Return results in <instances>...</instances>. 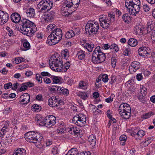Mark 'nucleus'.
<instances>
[{"label": "nucleus", "instance_id": "51", "mask_svg": "<svg viewBox=\"0 0 155 155\" xmlns=\"http://www.w3.org/2000/svg\"><path fill=\"white\" fill-rule=\"evenodd\" d=\"M55 25L53 24H51L48 25L47 27V30L49 31L54 29L55 27Z\"/></svg>", "mask_w": 155, "mask_h": 155}, {"label": "nucleus", "instance_id": "5", "mask_svg": "<svg viewBox=\"0 0 155 155\" xmlns=\"http://www.w3.org/2000/svg\"><path fill=\"white\" fill-rule=\"evenodd\" d=\"M106 58L105 54L101 51V47L97 46L92 53V62L95 64H100L104 61Z\"/></svg>", "mask_w": 155, "mask_h": 155}, {"label": "nucleus", "instance_id": "64", "mask_svg": "<svg viewBox=\"0 0 155 155\" xmlns=\"http://www.w3.org/2000/svg\"><path fill=\"white\" fill-rule=\"evenodd\" d=\"M143 8L145 12H147L150 10L149 6L146 4H144L143 5Z\"/></svg>", "mask_w": 155, "mask_h": 155}, {"label": "nucleus", "instance_id": "24", "mask_svg": "<svg viewBox=\"0 0 155 155\" xmlns=\"http://www.w3.org/2000/svg\"><path fill=\"white\" fill-rule=\"evenodd\" d=\"M21 41L23 47L22 50L23 51H26L30 49L31 47L30 44L27 39H22Z\"/></svg>", "mask_w": 155, "mask_h": 155}, {"label": "nucleus", "instance_id": "40", "mask_svg": "<svg viewBox=\"0 0 155 155\" xmlns=\"http://www.w3.org/2000/svg\"><path fill=\"white\" fill-rule=\"evenodd\" d=\"M75 35L74 31L72 30L68 31L65 34V37L66 38H70Z\"/></svg>", "mask_w": 155, "mask_h": 155}, {"label": "nucleus", "instance_id": "11", "mask_svg": "<svg viewBox=\"0 0 155 155\" xmlns=\"http://www.w3.org/2000/svg\"><path fill=\"white\" fill-rule=\"evenodd\" d=\"M62 104V101L56 98V97L52 96L50 97L48 101V104L52 107L59 106Z\"/></svg>", "mask_w": 155, "mask_h": 155}, {"label": "nucleus", "instance_id": "25", "mask_svg": "<svg viewBox=\"0 0 155 155\" xmlns=\"http://www.w3.org/2000/svg\"><path fill=\"white\" fill-rule=\"evenodd\" d=\"M69 125H65L64 124H60L58 128V130L59 131L58 132L64 133L69 132Z\"/></svg>", "mask_w": 155, "mask_h": 155}, {"label": "nucleus", "instance_id": "22", "mask_svg": "<svg viewBox=\"0 0 155 155\" xmlns=\"http://www.w3.org/2000/svg\"><path fill=\"white\" fill-rule=\"evenodd\" d=\"M12 21L15 23H18L21 20V16L20 15L17 13H12L11 16Z\"/></svg>", "mask_w": 155, "mask_h": 155}, {"label": "nucleus", "instance_id": "20", "mask_svg": "<svg viewBox=\"0 0 155 155\" xmlns=\"http://www.w3.org/2000/svg\"><path fill=\"white\" fill-rule=\"evenodd\" d=\"M64 8H66V9H71V10H72V9L74 10V8H75V6L74 5V4L71 0H66L63 5Z\"/></svg>", "mask_w": 155, "mask_h": 155}, {"label": "nucleus", "instance_id": "3", "mask_svg": "<svg viewBox=\"0 0 155 155\" xmlns=\"http://www.w3.org/2000/svg\"><path fill=\"white\" fill-rule=\"evenodd\" d=\"M63 35L62 30L59 28L54 29L48 36L47 43L50 45L57 44L61 39Z\"/></svg>", "mask_w": 155, "mask_h": 155}, {"label": "nucleus", "instance_id": "28", "mask_svg": "<svg viewBox=\"0 0 155 155\" xmlns=\"http://www.w3.org/2000/svg\"><path fill=\"white\" fill-rule=\"evenodd\" d=\"M88 86V83L83 81H80L78 84V88L83 90H86Z\"/></svg>", "mask_w": 155, "mask_h": 155}, {"label": "nucleus", "instance_id": "8", "mask_svg": "<svg viewBox=\"0 0 155 155\" xmlns=\"http://www.w3.org/2000/svg\"><path fill=\"white\" fill-rule=\"evenodd\" d=\"M62 60L59 54L55 53L52 55L49 60V65L51 70L55 71L56 68L61 66Z\"/></svg>", "mask_w": 155, "mask_h": 155}, {"label": "nucleus", "instance_id": "44", "mask_svg": "<svg viewBox=\"0 0 155 155\" xmlns=\"http://www.w3.org/2000/svg\"><path fill=\"white\" fill-rule=\"evenodd\" d=\"M2 128L7 130H8L9 125V122L8 121H4L2 122Z\"/></svg>", "mask_w": 155, "mask_h": 155}, {"label": "nucleus", "instance_id": "12", "mask_svg": "<svg viewBox=\"0 0 155 155\" xmlns=\"http://www.w3.org/2000/svg\"><path fill=\"white\" fill-rule=\"evenodd\" d=\"M30 96L28 93H25L18 98V103L23 106L26 105L30 102Z\"/></svg>", "mask_w": 155, "mask_h": 155}, {"label": "nucleus", "instance_id": "37", "mask_svg": "<svg viewBox=\"0 0 155 155\" xmlns=\"http://www.w3.org/2000/svg\"><path fill=\"white\" fill-rule=\"evenodd\" d=\"M85 52L82 50H80L78 51L77 53L76 57L80 60H83L85 58Z\"/></svg>", "mask_w": 155, "mask_h": 155}, {"label": "nucleus", "instance_id": "18", "mask_svg": "<svg viewBox=\"0 0 155 155\" xmlns=\"http://www.w3.org/2000/svg\"><path fill=\"white\" fill-rule=\"evenodd\" d=\"M140 64L139 62L134 61L132 62L129 68V71L130 72H135L140 67Z\"/></svg>", "mask_w": 155, "mask_h": 155}, {"label": "nucleus", "instance_id": "6", "mask_svg": "<svg viewBox=\"0 0 155 155\" xmlns=\"http://www.w3.org/2000/svg\"><path fill=\"white\" fill-rule=\"evenodd\" d=\"M100 25L104 28L108 27L110 24L115 20V15L111 13H109L108 16L102 15L99 16Z\"/></svg>", "mask_w": 155, "mask_h": 155}, {"label": "nucleus", "instance_id": "4", "mask_svg": "<svg viewBox=\"0 0 155 155\" xmlns=\"http://www.w3.org/2000/svg\"><path fill=\"white\" fill-rule=\"evenodd\" d=\"M140 0H126V7L128 10L129 13L136 16L140 9Z\"/></svg>", "mask_w": 155, "mask_h": 155}, {"label": "nucleus", "instance_id": "1", "mask_svg": "<svg viewBox=\"0 0 155 155\" xmlns=\"http://www.w3.org/2000/svg\"><path fill=\"white\" fill-rule=\"evenodd\" d=\"M37 28L34 23L26 18L22 21L21 32L24 35L29 36H33L37 31Z\"/></svg>", "mask_w": 155, "mask_h": 155}, {"label": "nucleus", "instance_id": "26", "mask_svg": "<svg viewBox=\"0 0 155 155\" xmlns=\"http://www.w3.org/2000/svg\"><path fill=\"white\" fill-rule=\"evenodd\" d=\"M25 12L28 17L34 18L35 15V9L32 8H29L25 10Z\"/></svg>", "mask_w": 155, "mask_h": 155}, {"label": "nucleus", "instance_id": "55", "mask_svg": "<svg viewBox=\"0 0 155 155\" xmlns=\"http://www.w3.org/2000/svg\"><path fill=\"white\" fill-rule=\"evenodd\" d=\"M36 37L40 41L44 37L43 33L40 31L38 32L36 35Z\"/></svg>", "mask_w": 155, "mask_h": 155}, {"label": "nucleus", "instance_id": "38", "mask_svg": "<svg viewBox=\"0 0 155 155\" xmlns=\"http://www.w3.org/2000/svg\"><path fill=\"white\" fill-rule=\"evenodd\" d=\"M83 45L84 47L90 52L92 51L94 46V45L93 44L91 43L90 44L88 43H84Z\"/></svg>", "mask_w": 155, "mask_h": 155}, {"label": "nucleus", "instance_id": "35", "mask_svg": "<svg viewBox=\"0 0 155 155\" xmlns=\"http://www.w3.org/2000/svg\"><path fill=\"white\" fill-rule=\"evenodd\" d=\"M61 57L62 58L67 60L69 57V51L68 49H64L61 51Z\"/></svg>", "mask_w": 155, "mask_h": 155}, {"label": "nucleus", "instance_id": "10", "mask_svg": "<svg viewBox=\"0 0 155 155\" xmlns=\"http://www.w3.org/2000/svg\"><path fill=\"white\" fill-rule=\"evenodd\" d=\"M73 122L77 126L80 127L84 126L86 122V116L83 114H79L74 117Z\"/></svg>", "mask_w": 155, "mask_h": 155}, {"label": "nucleus", "instance_id": "59", "mask_svg": "<svg viewBox=\"0 0 155 155\" xmlns=\"http://www.w3.org/2000/svg\"><path fill=\"white\" fill-rule=\"evenodd\" d=\"M74 4L75 6V8H76L78 7L80 3V0H71Z\"/></svg>", "mask_w": 155, "mask_h": 155}, {"label": "nucleus", "instance_id": "21", "mask_svg": "<svg viewBox=\"0 0 155 155\" xmlns=\"http://www.w3.org/2000/svg\"><path fill=\"white\" fill-rule=\"evenodd\" d=\"M69 132L74 135H78L79 134L80 130L76 127L72 125H69Z\"/></svg>", "mask_w": 155, "mask_h": 155}, {"label": "nucleus", "instance_id": "42", "mask_svg": "<svg viewBox=\"0 0 155 155\" xmlns=\"http://www.w3.org/2000/svg\"><path fill=\"white\" fill-rule=\"evenodd\" d=\"M66 67H65V65H63V62H61V66H59L57 68H56V72H60V71H64L65 68Z\"/></svg>", "mask_w": 155, "mask_h": 155}, {"label": "nucleus", "instance_id": "19", "mask_svg": "<svg viewBox=\"0 0 155 155\" xmlns=\"http://www.w3.org/2000/svg\"><path fill=\"white\" fill-rule=\"evenodd\" d=\"M147 89L145 87L141 85L139 91L138 97L139 99H143L147 93Z\"/></svg>", "mask_w": 155, "mask_h": 155}, {"label": "nucleus", "instance_id": "14", "mask_svg": "<svg viewBox=\"0 0 155 155\" xmlns=\"http://www.w3.org/2000/svg\"><path fill=\"white\" fill-rule=\"evenodd\" d=\"M46 126L50 127L54 125L56 123V118L53 115L47 116L45 118Z\"/></svg>", "mask_w": 155, "mask_h": 155}, {"label": "nucleus", "instance_id": "34", "mask_svg": "<svg viewBox=\"0 0 155 155\" xmlns=\"http://www.w3.org/2000/svg\"><path fill=\"white\" fill-rule=\"evenodd\" d=\"M12 142V140L8 138H7L5 140H2L1 142V146L3 147H6L9 146Z\"/></svg>", "mask_w": 155, "mask_h": 155}, {"label": "nucleus", "instance_id": "45", "mask_svg": "<svg viewBox=\"0 0 155 155\" xmlns=\"http://www.w3.org/2000/svg\"><path fill=\"white\" fill-rule=\"evenodd\" d=\"M154 114L153 112H149L144 114L142 116V117L144 119H147L150 118L151 116L153 115Z\"/></svg>", "mask_w": 155, "mask_h": 155}, {"label": "nucleus", "instance_id": "7", "mask_svg": "<svg viewBox=\"0 0 155 155\" xmlns=\"http://www.w3.org/2000/svg\"><path fill=\"white\" fill-rule=\"evenodd\" d=\"M99 28V24L95 21H89L85 26V32L89 35L96 34Z\"/></svg>", "mask_w": 155, "mask_h": 155}, {"label": "nucleus", "instance_id": "43", "mask_svg": "<svg viewBox=\"0 0 155 155\" xmlns=\"http://www.w3.org/2000/svg\"><path fill=\"white\" fill-rule=\"evenodd\" d=\"M153 22L151 20H150L148 21L147 27V30L148 31H150L153 28Z\"/></svg>", "mask_w": 155, "mask_h": 155}, {"label": "nucleus", "instance_id": "60", "mask_svg": "<svg viewBox=\"0 0 155 155\" xmlns=\"http://www.w3.org/2000/svg\"><path fill=\"white\" fill-rule=\"evenodd\" d=\"M116 62V59L115 58L112 57L111 59V64L113 68L115 67Z\"/></svg>", "mask_w": 155, "mask_h": 155}, {"label": "nucleus", "instance_id": "29", "mask_svg": "<svg viewBox=\"0 0 155 155\" xmlns=\"http://www.w3.org/2000/svg\"><path fill=\"white\" fill-rule=\"evenodd\" d=\"M139 54L140 56L144 57L147 56L148 53L147 51V49L145 47H142L138 49Z\"/></svg>", "mask_w": 155, "mask_h": 155}, {"label": "nucleus", "instance_id": "52", "mask_svg": "<svg viewBox=\"0 0 155 155\" xmlns=\"http://www.w3.org/2000/svg\"><path fill=\"white\" fill-rule=\"evenodd\" d=\"M8 130L2 128L0 130V136L1 137H3L5 135V134L7 132Z\"/></svg>", "mask_w": 155, "mask_h": 155}, {"label": "nucleus", "instance_id": "33", "mask_svg": "<svg viewBox=\"0 0 155 155\" xmlns=\"http://www.w3.org/2000/svg\"><path fill=\"white\" fill-rule=\"evenodd\" d=\"M41 109V107L39 105L36 104H33L31 107V110L34 112H39Z\"/></svg>", "mask_w": 155, "mask_h": 155}, {"label": "nucleus", "instance_id": "54", "mask_svg": "<svg viewBox=\"0 0 155 155\" xmlns=\"http://www.w3.org/2000/svg\"><path fill=\"white\" fill-rule=\"evenodd\" d=\"M114 97V94H112L109 97L105 99V101L108 103L111 102L113 101V98Z\"/></svg>", "mask_w": 155, "mask_h": 155}, {"label": "nucleus", "instance_id": "31", "mask_svg": "<svg viewBox=\"0 0 155 155\" xmlns=\"http://www.w3.org/2000/svg\"><path fill=\"white\" fill-rule=\"evenodd\" d=\"M58 92L65 96H68L69 93V91L68 89L60 86Z\"/></svg>", "mask_w": 155, "mask_h": 155}, {"label": "nucleus", "instance_id": "50", "mask_svg": "<svg viewBox=\"0 0 155 155\" xmlns=\"http://www.w3.org/2000/svg\"><path fill=\"white\" fill-rule=\"evenodd\" d=\"M123 19L125 22L128 23L130 18L127 14H125L123 16Z\"/></svg>", "mask_w": 155, "mask_h": 155}, {"label": "nucleus", "instance_id": "61", "mask_svg": "<svg viewBox=\"0 0 155 155\" xmlns=\"http://www.w3.org/2000/svg\"><path fill=\"white\" fill-rule=\"evenodd\" d=\"M51 152L54 155L58 154V151L57 147L55 146L53 147L52 148Z\"/></svg>", "mask_w": 155, "mask_h": 155}, {"label": "nucleus", "instance_id": "27", "mask_svg": "<svg viewBox=\"0 0 155 155\" xmlns=\"http://www.w3.org/2000/svg\"><path fill=\"white\" fill-rule=\"evenodd\" d=\"M51 78L54 84H61L62 83L63 79L61 77L53 76L51 77Z\"/></svg>", "mask_w": 155, "mask_h": 155}, {"label": "nucleus", "instance_id": "62", "mask_svg": "<svg viewBox=\"0 0 155 155\" xmlns=\"http://www.w3.org/2000/svg\"><path fill=\"white\" fill-rule=\"evenodd\" d=\"M28 65L27 64H23L19 65L18 69L21 70L29 67Z\"/></svg>", "mask_w": 155, "mask_h": 155}, {"label": "nucleus", "instance_id": "48", "mask_svg": "<svg viewBox=\"0 0 155 155\" xmlns=\"http://www.w3.org/2000/svg\"><path fill=\"white\" fill-rule=\"evenodd\" d=\"M110 48L111 49H114L115 52H117L119 50L117 45L115 44H111L110 45Z\"/></svg>", "mask_w": 155, "mask_h": 155}, {"label": "nucleus", "instance_id": "58", "mask_svg": "<svg viewBox=\"0 0 155 155\" xmlns=\"http://www.w3.org/2000/svg\"><path fill=\"white\" fill-rule=\"evenodd\" d=\"M6 29L9 36H14V33H13L12 30L9 27H7Z\"/></svg>", "mask_w": 155, "mask_h": 155}, {"label": "nucleus", "instance_id": "16", "mask_svg": "<svg viewBox=\"0 0 155 155\" xmlns=\"http://www.w3.org/2000/svg\"><path fill=\"white\" fill-rule=\"evenodd\" d=\"M8 17L7 13L0 10V24L3 25L7 22L8 19Z\"/></svg>", "mask_w": 155, "mask_h": 155}, {"label": "nucleus", "instance_id": "36", "mask_svg": "<svg viewBox=\"0 0 155 155\" xmlns=\"http://www.w3.org/2000/svg\"><path fill=\"white\" fill-rule=\"evenodd\" d=\"M26 154V150L23 148L17 149L14 153L13 155H25Z\"/></svg>", "mask_w": 155, "mask_h": 155}, {"label": "nucleus", "instance_id": "41", "mask_svg": "<svg viewBox=\"0 0 155 155\" xmlns=\"http://www.w3.org/2000/svg\"><path fill=\"white\" fill-rule=\"evenodd\" d=\"M134 136L137 135L140 137H142L145 134V132L142 130H139L137 133L136 132H135L133 133Z\"/></svg>", "mask_w": 155, "mask_h": 155}, {"label": "nucleus", "instance_id": "46", "mask_svg": "<svg viewBox=\"0 0 155 155\" xmlns=\"http://www.w3.org/2000/svg\"><path fill=\"white\" fill-rule=\"evenodd\" d=\"M46 5L48 10H49L52 7L53 3L51 0H46Z\"/></svg>", "mask_w": 155, "mask_h": 155}, {"label": "nucleus", "instance_id": "30", "mask_svg": "<svg viewBox=\"0 0 155 155\" xmlns=\"http://www.w3.org/2000/svg\"><path fill=\"white\" fill-rule=\"evenodd\" d=\"M96 140V137L93 134L90 135L88 138V141L89 144L92 146H94L95 145Z\"/></svg>", "mask_w": 155, "mask_h": 155}, {"label": "nucleus", "instance_id": "32", "mask_svg": "<svg viewBox=\"0 0 155 155\" xmlns=\"http://www.w3.org/2000/svg\"><path fill=\"white\" fill-rule=\"evenodd\" d=\"M128 44L132 47L136 46L138 44L137 41L134 38H130L128 41Z\"/></svg>", "mask_w": 155, "mask_h": 155}, {"label": "nucleus", "instance_id": "47", "mask_svg": "<svg viewBox=\"0 0 155 155\" xmlns=\"http://www.w3.org/2000/svg\"><path fill=\"white\" fill-rule=\"evenodd\" d=\"M59 87L60 86H51L49 87L48 88L51 91L54 92L57 90V91L58 92Z\"/></svg>", "mask_w": 155, "mask_h": 155}, {"label": "nucleus", "instance_id": "9", "mask_svg": "<svg viewBox=\"0 0 155 155\" xmlns=\"http://www.w3.org/2000/svg\"><path fill=\"white\" fill-rule=\"evenodd\" d=\"M130 107L129 104L126 103H123L120 105L118 111L123 118L127 119L130 116Z\"/></svg>", "mask_w": 155, "mask_h": 155}, {"label": "nucleus", "instance_id": "39", "mask_svg": "<svg viewBox=\"0 0 155 155\" xmlns=\"http://www.w3.org/2000/svg\"><path fill=\"white\" fill-rule=\"evenodd\" d=\"M25 60V59L23 57H17L14 59L13 62L15 64H18L21 62H24Z\"/></svg>", "mask_w": 155, "mask_h": 155}, {"label": "nucleus", "instance_id": "63", "mask_svg": "<svg viewBox=\"0 0 155 155\" xmlns=\"http://www.w3.org/2000/svg\"><path fill=\"white\" fill-rule=\"evenodd\" d=\"M12 86V83L11 82H9L4 84V88L5 89H8L11 88Z\"/></svg>", "mask_w": 155, "mask_h": 155}, {"label": "nucleus", "instance_id": "56", "mask_svg": "<svg viewBox=\"0 0 155 155\" xmlns=\"http://www.w3.org/2000/svg\"><path fill=\"white\" fill-rule=\"evenodd\" d=\"M101 79L103 82L104 83L107 82L108 81V75L106 74H103L101 77Z\"/></svg>", "mask_w": 155, "mask_h": 155}, {"label": "nucleus", "instance_id": "2", "mask_svg": "<svg viewBox=\"0 0 155 155\" xmlns=\"http://www.w3.org/2000/svg\"><path fill=\"white\" fill-rule=\"evenodd\" d=\"M24 137L27 141L35 143V145L38 148L42 147L41 143L43 137L40 133L34 131L28 132L25 134Z\"/></svg>", "mask_w": 155, "mask_h": 155}, {"label": "nucleus", "instance_id": "23", "mask_svg": "<svg viewBox=\"0 0 155 155\" xmlns=\"http://www.w3.org/2000/svg\"><path fill=\"white\" fill-rule=\"evenodd\" d=\"M77 95L84 100L87 99L89 96L88 92L87 91H80L77 93Z\"/></svg>", "mask_w": 155, "mask_h": 155}, {"label": "nucleus", "instance_id": "13", "mask_svg": "<svg viewBox=\"0 0 155 155\" xmlns=\"http://www.w3.org/2000/svg\"><path fill=\"white\" fill-rule=\"evenodd\" d=\"M54 15V12L51 11L47 14L43 15L41 17V21L44 23L51 21L53 19Z\"/></svg>", "mask_w": 155, "mask_h": 155}, {"label": "nucleus", "instance_id": "17", "mask_svg": "<svg viewBox=\"0 0 155 155\" xmlns=\"http://www.w3.org/2000/svg\"><path fill=\"white\" fill-rule=\"evenodd\" d=\"M77 151L75 149L72 148L68 151L66 155H77ZM78 155H91L90 152L87 151L82 152L79 153Z\"/></svg>", "mask_w": 155, "mask_h": 155}, {"label": "nucleus", "instance_id": "53", "mask_svg": "<svg viewBox=\"0 0 155 155\" xmlns=\"http://www.w3.org/2000/svg\"><path fill=\"white\" fill-rule=\"evenodd\" d=\"M43 118L40 115H37L35 116V120L37 122L39 123L40 121L43 120Z\"/></svg>", "mask_w": 155, "mask_h": 155}, {"label": "nucleus", "instance_id": "57", "mask_svg": "<svg viewBox=\"0 0 155 155\" xmlns=\"http://www.w3.org/2000/svg\"><path fill=\"white\" fill-rule=\"evenodd\" d=\"M35 78L38 83H41L42 82V78L40 74H36Z\"/></svg>", "mask_w": 155, "mask_h": 155}, {"label": "nucleus", "instance_id": "49", "mask_svg": "<svg viewBox=\"0 0 155 155\" xmlns=\"http://www.w3.org/2000/svg\"><path fill=\"white\" fill-rule=\"evenodd\" d=\"M63 8L61 10V13L62 15L65 17H67L68 16L70 15V13L68 12L65 11L66 8Z\"/></svg>", "mask_w": 155, "mask_h": 155}, {"label": "nucleus", "instance_id": "15", "mask_svg": "<svg viewBox=\"0 0 155 155\" xmlns=\"http://www.w3.org/2000/svg\"><path fill=\"white\" fill-rule=\"evenodd\" d=\"M46 0H42L37 5V8L39 9V11L44 13L48 10L46 5Z\"/></svg>", "mask_w": 155, "mask_h": 155}]
</instances>
